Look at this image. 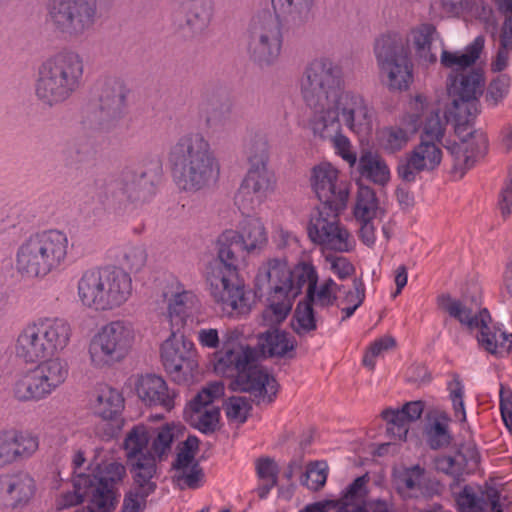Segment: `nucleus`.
I'll list each match as a JSON object with an SVG mask.
<instances>
[{
	"label": "nucleus",
	"mask_w": 512,
	"mask_h": 512,
	"mask_svg": "<svg viewBox=\"0 0 512 512\" xmlns=\"http://www.w3.org/2000/svg\"><path fill=\"white\" fill-rule=\"evenodd\" d=\"M341 84L342 71L329 58L311 61L300 82L308 117L316 119V130L324 136L344 126L363 141L373 132V108L362 94Z\"/></svg>",
	"instance_id": "obj_1"
},
{
	"label": "nucleus",
	"mask_w": 512,
	"mask_h": 512,
	"mask_svg": "<svg viewBox=\"0 0 512 512\" xmlns=\"http://www.w3.org/2000/svg\"><path fill=\"white\" fill-rule=\"evenodd\" d=\"M486 77L483 69L450 72L446 91L452 108L447 122H454L459 142L447 146L453 165L452 173L461 178L467 170L483 158L488 151V137L483 131L473 129L472 122L481 112L480 98L484 93Z\"/></svg>",
	"instance_id": "obj_2"
},
{
	"label": "nucleus",
	"mask_w": 512,
	"mask_h": 512,
	"mask_svg": "<svg viewBox=\"0 0 512 512\" xmlns=\"http://www.w3.org/2000/svg\"><path fill=\"white\" fill-rule=\"evenodd\" d=\"M256 358L257 351L246 343L243 327L228 328L221 349L215 353L214 371L223 377H234L232 388L249 393L257 403H271L278 384L264 368L253 365Z\"/></svg>",
	"instance_id": "obj_3"
},
{
	"label": "nucleus",
	"mask_w": 512,
	"mask_h": 512,
	"mask_svg": "<svg viewBox=\"0 0 512 512\" xmlns=\"http://www.w3.org/2000/svg\"><path fill=\"white\" fill-rule=\"evenodd\" d=\"M70 240L60 229L34 232L16 247L13 269L23 280H42L69 260Z\"/></svg>",
	"instance_id": "obj_4"
},
{
	"label": "nucleus",
	"mask_w": 512,
	"mask_h": 512,
	"mask_svg": "<svg viewBox=\"0 0 512 512\" xmlns=\"http://www.w3.org/2000/svg\"><path fill=\"white\" fill-rule=\"evenodd\" d=\"M171 160L173 179L181 190L198 191L219 177V163L199 132L182 136L172 149Z\"/></svg>",
	"instance_id": "obj_5"
},
{
	"label": "nucleus",
	"mask_w": 512,
	"mask_h": 512,
	"mask_svg": "<svg viewBox=\"0 0 512 512\" xmlns=\"http://www.w3.org/2000/svg\"><path fill=\"white\" fill-rule=\"evenodd\" d=\"M275 16L264 14L253 20L248 50L261 63H271L282 46L280 19L293 24L308 21L313 15L315 0H271Z\"/></svg>",
	"instance_id": "obj_6"
},
{
	"label": "nucleus",
	"mask_w": 512,
	"mask_h": 512,
	"mask_svg": "<svg viewBox=\"0 0 512 512\" xmlns=\"http://www.w3.org/2000/svg\"><path fill=\"white\" fill-rule=\"evenodd\" d=\"M310 261H301L294 266L285 257H273L258 267L255 284L259 289L267 288L265 316L273 322H282L289 315L295 299L301 294L303 281L299 279L300 268Z\"/></svg>",
	"instance_id": "obj_7"
},
{
	"label": "nucleus",
	"mask_w": 512,
	"mask_h": 512,
	"mask_svg": "<svg viewBox=\"0 0 512 512\" xmlns=\"http://www.w3.org/2000/svg\"><path fill=\"white\" fill-rule=\"evenodd\" d=\"M133 295V281L121 268L86 270L77 282V300L94 312H110L123 307Z\"/></svg>",
	"instance_id": "obj_8"
},
{
	"label": "nucleus",
	"mask_w": 512,
	"mask_h": 512,
	"mask_svg": "<svg viewBox=\"0 0 512 512\" xmlns=\"http://www.w3.org/2000/svg\"><path fill=\"white\" fill-rule=\"evenodd\" d=\"M73 330L61 317L43 316L30 320L19 330L14 344L16 356L27 364L63 352L70 344Z\"/></svg>",
	"instance_id": "obj_9"
},
{
	"label": "nucleus",
	"mask_w": 512,
	"mask_h": 512,
	"mask_svg": "<svg viewBox=\"0 0 512 512\" xmlns=\"http://www.w3.org/2000/svg\"><path fill=\"white\" fill-rule=\"evenodd\" d=\"M137 331L132 321L113 319L101 325L87 343L89 366L97 371L123 363L133 352Z\"/></svg>",
	"instance_id": "obj_10"
},
{
	"label": "nucleus",
	"mask_w": 512,
	"mask_h": 512,
	"mask_svg": "<svg viewBox=\"0 0 512 512\" xmlns=\"http://www.w3.org/2000/svg\"><path fill=\"white\" fill-rule=\"evenodd\" d=\"M83 71V61L76 52H60L47 59L39 69L38 99L50 106L65 101L78 88Z\"/></svg>",
	"instance_id": "obj_11"
},
{
	"label": "nucleus",
	"mask_w": 512,
	"mask_h": 512,
	"mask_svg": "<svg viewBox=\"0 0 512 512\" xmlns=\"http://www.w3.org/2000/svg\"><path fill=\"white\" fill-rule=\"evenodd\" d=\"M209 294L222 313L230 318L249 315L256 304L253 291L238 276V267L215 262L206 271Z\"/></svg>",
	"instance_id": "obj_12"
},
{
	"label": "nucleus",
	"mask_w": 512,
	"mask_h": 512,
	"mask_svg": "<svg viewBox=\"0 0 512 512\" xmlns=\"http://www.w3.org/2000/svg\"><path fill=\"white\" fill-rule=\"evenodd\" d=\"M246 154L250 167L234 197L235 205L243 214L258 209L276 187L275 175L267 167L268 143L256 139L247 145Z\"/></svg>",
	"instance_id": "obj_13"
},
{
	"label": "nucleus",
	"mask_w": 512,
	"mask_h": 512,
	"mask_svg": "<svg viewBox=\"0 0 512 512\" xmlns=\"http://www.w3.org/2000/svg\"><path fill=\"white\" fill-rule=\"evenodd\" d=\"M446 123L447 121L441 118L439 106L436 104L423 123L419 143L406 154L398 166V175L401 179L411 182L415 180L416 174L430 172L439 167L443 159L441 140Z\"/></svg>",
	"instance_id": "obj_14"
},
{
	"label": "nucleus",
	"mask_w": 512,
	"mask_h": 512,
	"mask_svg": "<svg viewBox=\"0 0 512 512\" xmlns=\"http://www.w3.org/2000/svg\"><path fill=\"white\" fill-rule=\"evenodd\" d=\"M374 53L389 89L407 90L413 82V65L402 35L394 31L381 34L375 41Z\"/></svg>",
	"instance_id": "obj_15"
},
{
	"label": "nucleus",
	"mask_w": 512,
	"mask_h": 512,
	"mask_svg": "<svg viewBox=\"0 0 512 512\" xmlns=\"http://www.w3.org/2000/svg\"><path fill=\"white\" fill-rule=\"evenodd\" d=\"M104 450L97 449L92 464L90 478V505L99 512H111L115 509L119 496L117 486L126 475L125 466L115 460L102 456Z\"/></svg>",
	"instance_id": "obj_16"
},
{
	"label": "nucleus",
	"mask_w": 512,
	"mask_h": 512,
	"mask_svg": "<svg viewBox=\"0 0 512 512\" xmlns=\"http://www.w3.org/2000/svg\"><path fill=\"white\" fill-rule=\"evenodd\" d=\"M268 243V231L260 217L247 216L236 229L224 230L216 240L217 258L228 267L237 265L238 259L232 246L251 254L262 251Z\"/></svg>",
	"instance_id": "obj_17"
},
{
	"label": "nucleus",
	"mask_w": 512,
	"mask_h": 512,
	"mask_svg": "<svg viewBox=\"0 0 512 512\" xmlns=\"http://www.w3.org/2000/svg\"><path fill=\"white\" fill-rule=\"evenodd\" d=\"M436 102L424 94H416L407 103L402 116V125H389L383 127L377 135L379 146L388 153L402 150L408 144L411 135L416 132L427 116L431 114Z\"/></svg>",
	"instance_id": "obj_18"
},
{
	"label": "nucleus",
	"mask_w": 512,
	"mask_h": 512,
	"mask_svg": "<svg viewBox=\"0 0 512 512\" xmlns=\"http://www.w3.org/2000/svg\"><path fill=\"white\" fill-rule=\"evenodd\" d=\"M160 362L172 381L178 384L189 383L199 366V352L192 340L177 331L169 336L159 347Z\"/></svg>",
	"instance_id": "obj_19"
},
{
	"label": "nucleus",
	"mask_w": 512,
	"mask_h": 512,
	"mask_svg": "<svg viewBox=\"0 0 512 512\" xmlns=\"http://www.w3.org/2000/svg\"><path fill=\"white\" fill-rule=\"evenodd\" d=\"M48 18L61 33L77 36L90 30L97 18L96 0H49Z\"/></svg>",
	"instance_id": "obj_20"
},
{
	"label": "nucleus",
	"mask_w": 512,
	"mask_h": 512,
	"mask_svg": "<svg viewBox=\"0 0 512 512\" xmlns=\"http://www.w3.org/2000/svg\"><path fill=\"white\" fill-rule=\"evenodd\" d=\"M309 183L318 200L335 213L346 207L349 184L332 163L323 161L315 165L311 169Z\"/></svg>",
	"instance_id": "obj_21"
},
{
	"label": "nucleus",
	"mask_w": 512,
	"mask_h": 512,
	"mask_svg": "<svg viewBox=\"0 0 512 512\" xmlns=\"http://www.w3.org/2000/svg\"><path fill=\"white\" fill-rule=\"evenodd\" d=\"M224 392L220 382H214L203 388L187 405L184 411L186 421L197 430L208 433L216 429L220 410L213 402Z\"/></svg>",
	"instance_id": "obj_22"
},
{
	"label": "nucleus",
	"mask_w": 512,
	"mask_h": 512,
	"mask_svg": "<svg viewBox=\"0 0 512 512\" xmlns=\"http://www.w3.org/2000/svg\"><path fill=\"white\" fill-rule=\"evenodd\" d=\"M88 406L94 416L113 425L106 433L109 438L122 428L125 399L116 388L107 384L98 385L90 394Z\"/></svg>",
	"instance_id": "obj_23"
},
{
	"label": "nucleus",
	"mask_w": 512,
	"mask_h": 512,
	"mask_svg": "<svg viewBox=\"0 0 512 512\" xmlns=\"http://www.w3.org/2000/svg\"><path fill=\"white\" fill-rule=\"evenodd\" d=\"M162 296L166 302V311L163 314L170 331L180 330L186 325L190 310L198 303L197 295L186 289L185 285L174 278L167 282Z\"/></svg>",
	"instance_id": "obj_24"
},
{
	"label": "nucleus",
	"mask_w": 512,
	"mask_h": 512,
	"mask_svg": "<svg viewBox=\"0 0 512 512\" xmlns=\"http://www.w3.org/2000/svg\"><path fill=\"white\" fill-rule=\"evenodd\" d=\"M198 446L199 440L197 437H188L173 463L174 481L180 489H198L203 485L204 473L195 459Z\"/></svg>",
	"instance_id": "obj_25"
},
{
	"label": "nucleus",
	"mask_w": 512,
	"mask_h": 512,
	"mask_svg": "<svg viewBox=\"0 0 512 512\" xmlns=\"http://www.w3.org/2000/svg\"><path fill=\"white\" fill-rule=\"evenodd\" d=\"M134 389L138 398L147 406L161 407L170 412L175 407L178 397L174 389H170L163 377L155 374L140 375L136 378Z\"/></svg>",
	"instance_id": "obj_26"
},
{
	"label": "nucleus",
	"mask_w": 512,
	"mask_h": 512,
	"mask_svg": "<svg viewBox=\"0 0 512 512\" xmlns=\"http://www.w3.org/2000/svg\"><path fill=\"white\" fill-rule=\"evenodd\" d=\"M299 279L303 281V287L306 285V300L313 306L328 308L333 306L337 300L340 285L332 278H326L318 282L319 275L312 262L308 266L300 268Z\"/></svg>",
	"instance_id": "obj_27"
},
{
	"label": "nucleus",
	"mask_w": 512,
	"mask_h": 512,
	"mask_svg": "<svg viewBox=\"0 0 512 512\" xmlns=\"http://www.w3.org/2000/svg\"><path fill=\"white\" fill-rule=\"evenodd\" d=\"M455 502L459 512H505L500 495L477 484L465 485L455 495Z\"/></svg>",
	"instance_id": "obj_28"
},
{
	"label": "nucleus",
	"mask_w": 512,
	"mask_h": 512,
	"mask_svg": "<svg viewBox=\"0 0 512 512\" xmlns=\"http://www.w3.org/2000/svg\"><path fill=\"white\" fill-rule=\"evenodd\" d=\"M480 462V454L474 444L462 445L453 455H443L435 459V467L454 479L459 480L466 474L473 473Z\"/></svg>",
	"instance_id": "obj_29"
},
{
	"label": "nucleus",
	"mask_w": 512,
	"mask_h": 512,
	"mask_svg": "<svg viewBox=\"0 0 512 512\" xmlns=\"http://www.w3.org/2000/svg\"><path fill=\"white\" fill-rule=\"evenodd\" d=\"M423 409L424 405L421 401H413L406 403L401 410H384L382 417L387 422L388 434L395 440L405 441L410 423L421 417Z\"/></svg>",
	"instance_id": "obj_30"
},
{
	"label": "nucleus",
	"mask_w": 512,
	"mask_h": 512,
	"mask_svg": "<svg viewBox=\"0 0 512 512\" xmlns=\"http://www.w3.org/2000/svg\"><path fill=\"white\" fill-rule=\"evenodd\" d=\"M484 46L485 38L480 35L463 49L453 51L443 49L440 55V63L450 72L475 69L474 65L480 59Z\"/></svg>",
	"instance_id": "obj_31"
},
{
	"label": "nucleus",
	"mask_w": 512,
	"mask_h": 512,
	"mask_svg": "<svg viewBox=\"0 0 512 512\" xmlns=\"http://www.w3.org/2000/svg\"><path fill=\"white\" fill-rule=\"evenodd\" d=\"M32 367L48 397L68 379L69 364L61 357L45 358Z\"/></svg>",
	"instance_id": "obj_32"
},
{
	"label": "nucleus",
	"mask_w": 512,
	"mask_h": 512,
	"mask_svg": "<svg viewBox=\"0 0 512 512\" xmlns=\"http://www.w3.org/2000/svg\"><path fill=\"white\" fill-rule=\"evenodd\" d=\"M36 490L34 479L25 472L0 476V494H5L14 506L27 504Z\"/></svg>",
	"instance_id": "obj_33"
},
{
	"label": "nucleus",
	"mask_w": 512,
	"mask_h": 512,
	"mask_svg": "<svg viewBox=\"0 0 512 512\" xmlns=\"http://www.w3.org/2000/svg\"><path fill=\"white\" fill-rule=\"evenodd\" d=\"M127 89L119 80L105 84L100 95V113L102 120L119 117L125 107Z\"/></svg>",
	"instance_id": "obj_34"
},
{
	"label": "nucleus",
	"mask_w": 512,
	"mask_h": 512,
	"mask_svg": "<svg viewBox=\"0 0 512 512\" xmlns=\"http://www.w3.org/2000/svg\"><path fill=\"white\" fill-rule=\"evenodd\" d=\"M435 32L434 26L421 24L410 31L408 38H403L405 47L409 50V43H411L416 58L423 64H433L437 60L436 54L431 49Z\"/></svg>",
	"instance_id": "obj_35"
},
{
	"label": "nucleus",
	"mask_w": 512,
	"mask_h": 512,
	"mask_svg": "<svg viewBox=\"0 0 512 512\" xmlns=\"http://www.w3.org/2000/svg\"><path fill=\"white\" fill-rule=\"evenodd\" d=\"M13 398L19 402H38L48 398L32 368L19 374L11 386Z\"/></svg>",
	"instance_id": "obj_36"
},
{
	"label": "nucleus",
	"mask_w": 512,
	"mask_h": 512,
	"mask_svg": "<svg viewBox=\"0 0 512 512\" xmlns=\"http://www.w3.org/2000/svg\"><path fill=\"white\" fill-rule=\"evenodd\" d=\"M258 347L265 356L284 357L294 351L296 340L290 333L275 329L259 335Z\"/></svg>",
	"instance_id": "obj_37"
},
{
	"label": "nucleus",
	"mask_w": 512,
	"mask_h": 512,
	"mask_svg": "<svg viewBox=\"0 0 512 512\" xmlns=\"http://www.w3.org/2000/svg\"><path fill=\"white\" fill-rule=\"evenodd\" d=\"M439 307L448 313V315L457 320L462 326L469 331L474 332L478 328L482 317V310L474 312L463 301L452 298L449 295H442L438 299Z\"/></svg>",
	"instance_id": "obj_38"
},
{
	"label": "nucleus",
	"mask_w": 512,
	"mask_h": 512,
	"mask_svg": "<svg viewBox=\"0 0 512 512\" xmlns=\"http://www.w3.org/2000/svg\"><path fill=\"white\" fill-rule=\"evenodd\" d=\"M482 317L478 328L475 330L480 346L492 354H503L506 333L492 323L486 309L482 310Z\"/></svg>",
	"instance_id": "obj_39"
},
{
	"label": "nucleus",
	"mask_w": 512,
	"mask_h": 512,
	"mask_svg": "<svg viewBox=\"0 0 512 512\" xmlns=\"http://www.w3.org/2000/svg\"><path fill=\"white\" fill-rule=\"evenodd\" d=\"M151 430L144 424L135 425L125 436L123 449L129 461L151 457Z\"/></svg>",
	"instance_id": "obj_40"
},
{
	"label": "nucleus",
	"mask_w": 512,
	"mask_h": 512,
	"mask_svg": "<svg viewBox=\"0 0 512 512\" xmlns=\"http://www.w3.org/2000/svg\"><path fill=\"white\" fill-rule=\"evenodd\" d=\"M12 451H15V462L30 459L39 449V438L27 430L17 428L4 429Z\"/></svg>",
	"instance_id": "obj_41"
},
{
	"label": "nucleus",
	"mask_w": 512,
	"mask_h": 512,
	"mask_svg": "<svg viewBox=\"0 0 512 512\" xmlns=\"http://www.w3.org/2000/svg\"><path fill=\"white\" fill-rule=\"evenodd\" d=\"M12 451H15V462L30 459L39 449V438L27 430L17 428L4 429Z\"/></svg>",
	"instance_id": "obj_42"
},
{
	"label": "nucleus",
	"mask_w": 512,
	"mask_h": 512,
	"mask_svg": "<svg viewBox=\"0 0 512 512\" xmlns=\"http://www.w3.org/2000/svg\"><path fill=\"white\" fill-rule=\"evenodd\" d=\"M145 177L144 172H136L133 169L124 170L119 178L111 185V193L119 199V201H134L141 198V183Z\"/></svg>",
	"instance_id": "obj_43"
},
{
	"label": "nucleus",
	"mask_w": 512,
	"mask_h": 512,
	"mask_svg": "<svg viewBox=\"0 0 512 512\" xmlns=\"http://www.w3.org/2000/svg\"><path fill=\"white\" fill-rule=\"evenodd\" d=\"M306 125L314 137L322 140H329L332 143L335 154L342 158L349 167L355 166L357 163V154L353 149L351 140L343 133L342 129L335 131L329 136H324L316 130V119L308 117Z\"/></svg>",
	"instance_id": "obj_44"
},
{
	"label": "nucleus",
	"mask_w": 512,
	"mask_h": 512,
	"mask_svg": "<svg viewBox=\"0 0 512 512\" xmlns=\"http://www.w3.org/2000/svg\"><path fill=\"white\" fill-rule=\"evenodd\" d=\"M358 171L376 184L384 185L390 180V170L385 160L372 151L362 152L358 161Z\"/></svg>",
	"instance_id": "obj_45"
},
{
	"label": "nucleus",
	"mask_w": 512,
	"mask_h": 512,
	"mask_svg": "<svg viewBox=\"0 0 512 512\" xmlns=\"http://www.w3.org/2000/svg\"><path fill=\"white\" fill-rule=\"evenodd\" d=\"M132 471L138 487L127 495L142 496V500H145L156 488V484L152 481L156 472L155 458L144 457L135 460Z\"/></svg>",
	"instance_id": "obj_46"
},
{
	"label": "nucleus",
	"mask_w": 512,
	"mask_h": 512,
	"mask_svg": "<svg viewBox=\"0 0 512 512\" xmlns=\"http://www.w3.org/2000/svg\"><path fill=\"white\" fill-rule=\"evenodd\" d=\"M187 24L195 32L205 30L213 17V0H185Z\"/></svg>",
	"instance_id": "obj_47"
},
{
	"label": "nucleus",
	"mask_w": 512,
	"mask_h": 512,
	"mask_svg": "<svg viewBox=\"0 0 512 512\" xmlns=\"http://www.w3.org/2000/svg\"><path fill=\"white\" fill-rule=\"evenodd\" d=\"M184 431V426L179 422L166 423L159 427L151 438V457L162 459L167 456L172 447L173 441Z\"/></svg>",
	"instance_id": "obj_48"
},
{
	"label": "nucleus",
	"mask_w": 512,
	"mask_h": 512,
	"mask_svg": "<svg viewBox=\"0 0 512 512\" xmlns=\"http://www.w3.org/2000/svg\"><path fill=\"white\" fill-rule=\"evenodd\" d=\"M381 212L374 190L368 186L359 185L353 209L355 219L357 221H373Z\"/></svg>",
	"instance_id": "obj_49"
},
{
	"label": "nucleus",
	"mask_w": 512,
	"mask_h": 512,
	"mask_svg": "<svg viewBox=\"0 0 512 512\" xmlns=\"http://www.w3.org/2000/svg\"><path fill=\"white\" fill-rule=\"evenodd\" d=\"M511 84V77L508 74H499L492 78L484 87V105L489 109L502 105L510 92Z\"/></svg>",
	"instance_id": "obj_50"
},
{
	"label": "nucleus",
	"mask_w": 512,
	"mask_h": 512,
	"mask_svg": "<svg viewBox=\"0 0 512 512\" xmlns=\"http://www.w3.org/2000/svg\"><path fill=\"white\" fill-rule=\"evenodd\" d=\"M450 419L446 414H439L426 427L427 443L432 449L447 447L452 440L449 430Z\"/></svg>",
	"instance_id": "obj_51"
},
{
	"label": "nucleus",
	"mask_w": 512,
	"mask_h": 512,
	"mask_svg": "<svg viewBox=\"0 0 512 512\" xmlns=\"http://www.w3.org/2000/svg\"><path fill=\"white\" fill-rule=\"evenodd\" d=\"M323 249L336 252H350L354 249L355 242L349 231L340 225V223L329 232V235L317 244Z\"/></svg>",
	"instance_id": "obj_52"
},
{
	"label": "nucleus",
	"mask_w": 512,
	"mask_h": 512,
	"mask_svg": "<svg viewBox=\"0 0 512 512\" xmlns=\"http://www.w3.org/2000/svg\"><path fill=\"white\" fill-rule=\"evenodd\" d=\"M368 482L369 477L362 475L357 477L346 489L341 496V504L352 509L362 507L366 502L365 499L368 495Z\"/></svg>",
	"instance_id": "obj_53"
},
{
	"label": "nucleus",
	"mask_w": 512,
	"mask_h": 512,
	"mask_svg": "<svg viewBox=\"0 0 512 512\" xmlns=\"http://www.w3.org/2000/svg\"><path fill=\"white\" fill-rule=\"evenodd\" d=\"M292 326L298 335H305L316 329L313 305L307 300L298 303L293 316Z\"/></svg>",
	"instance_id": "obj_54"
},
{
	"label": "nucleus",
	"mask_w": 512,
	"mask_h": 512,
	"mask_svg": "<svg viewBox=\"0 0 512 512\" xmlns=\"http://www.w3.org/2000/svg\"><path fill=\"white\" fill-rule=\"evenodd\" d=\"M338 224L339 221L336 217L330 219L328 217H324L322 212L317 211L310 218L307 227L308 237L314 244H318L321 239L327 237L329 232L333 231V228Z\"/></svg>",
	"instance_id": "obj_55"
},
{
	"label": "nucleus",
	"mask_w": 512,
	"mask_h": 512,
	"mask_svg": "<svg viewBox=\"0 0 512 512\" xmlns=\"http://www.w3.org/2000/svg\"><path fill=\"white\" fill-rule=\"evenodd\" d=\"M424 480L425 470L419 465L407 468L396 476V484L400 493L420 489Z\"/></svg>",
	"instance_id": "obj_56"
},
{
	"label": "nucleus",
	"mask_w": 512,
	"mask_h": 512,
	"mask_svg": "<svg viewBox=\"0 0 512 512\" xmlns=\"http://www.w3.org/2000/svg\"><path fill=\"white\" fill-rule=\"evenodd\" d=\"M329 467L326 461H314L306 466L303 485L309 490L318 491L324 487L327 481Z\"/></svg>",
	"instance_id": "obj_57"
},
{
	"label": "nucleus",
	"mask_w": 512,
	"mask_h": 512,
	"mask_svg": "<svg viewBox=\"0 0 512 512\" xmlns=\"http://www.w3.org/2000/svg\"><path fill=\"white\" fill-rule=\"evenodd\" d=\"M472 2L473 0H438L432 4V10L440 17H460Z\"/></svg>",
	"instance_id": "obj_58"
},
{
	"label": "nucleus",
	"mask_w": 512,
	"mask_h": 512,
	"mask_svg": "<svg viewBox=\"0 0 512 512\" xmlns=\"http://www.w3.org/2000/svg\"><path fill=\"white\" fill-rule=\"evenodd\" d=\"M73 491L63 492L57 498L56 504L59 509H66L83 502L85 498L90 502L91 492L90 487L83 485L78 487L76 480H73Z\"/></svg>",
	"instance_id": "obj_59"
},
{
	"label": "nucleus",
	"mask_w": 512,
	"mask_h": 512,
	"mask_svg": "<svg viewBox=\"0 0 512 512\" xmlns=\"http://www.w3.org/2000/svg\"><path fill=\"white\" fill-rule=\"evenodd\" d=\"M325 262L329 265V270L339 279L346 280L355 274V266L344 256L326 254Z\"/></svg>",
	"instance_id": "obj_60"
},
{
	"label": "nucleus",
	"mask_w": 512,
	"mask_h": 512,
	"mask_svg": "<svg viewBox=\"0 0 512 512\" xmlns=\"http://www.w3.org/2000/svg\"><path fill=\"white\" fill-rule=\"evenodd\" d=\"M71 464L73 469V480H76L77 486H89L91 470H89L88 467L92 464V461L87 463L84 452L77 450L72 455Z\"/></svg>",
	"instance_id": "obj_61"
},
{
	"label": "nucleus",
	"mask_w": 512,
	"mask_h": 512,
	"mask_svg": "<svg viewBox=\"0 0 512 512\" xmlns=\"http://www.w3.org/2000/svg\"><path fill=\"white\" fill-rule=\"evenodd\" d=\"M250 410V402L245 397H231L225 406L227 418L237 423H244Z\"/></svg>",
	"instance_id": "obj_62"
},
{
	"label": "nucleus",
	"mask_w": 512,
	"mask_h": 512,
	"mask_svg": "<svg viewBox=\"0 0 512 512\" xmlns=\"http://www.w3.org/2000/svg\"><path fill=\"white\" fill-rule=\"evenodd\" d=\"M449 397L453 405L454 417L460 422L466 421L464 405V386L459 379H453L448 384Z\"/></svg>",
	"instance_id": "obj_63"
},
{
	"label": "nucleus",
	"mask_w": 512,
	"mask_h": 512,
	"mask_svg": "<svg viewBox=\"0 0 512 512\" xmlns=\"http://www.w3.org/2000/svg\"><path fill=\"white\" fill-rule=\"evenodd\" d=\"M147 253L141 246L128 247L123 255V264L131 272L137 273L146 265Z\"/></svg>",
	"instance_id": "obj_64"
}]
</instances>
